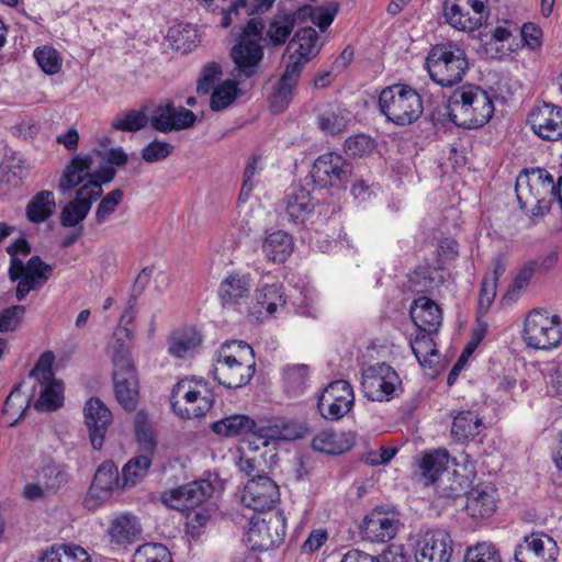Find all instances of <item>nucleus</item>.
Wrapping results in <instances>:
<instances>
[{
  "label": "nucleus",
  "mask_w": 562,
  "mask_h": 562,
  "mask_svg": "<svg viewBox=\"0 0 562 562\" xmlns=\"http://www.w3.org/2000/svg\"><path fill=\"white\" fill-rule=\"evenodd\" d=\"M124 192L121 189H114L100 201L95 211V221L98 224L104 223L115 211V207L122 202Z\"/></svg>",
  "instance_id": "nucleus-56"
},
{
  "label": "nucleus",
  "mask_w": 562,
  "mask_h": 562,
  "mask_svg": "<svg viewBox=\"0 0 562 562\" xmlns=\"http://www.w3.org/2000/svg\"><path fill=\"white\" fill-rule=\"evenodd\" d=\"M167 37L173 49L184 54L195 47L198 34L196 30L190 23H187L171 26Z\"/></svg>",
  "instance_id": "nucleus-41"
},
{
  "label": "nucleus",
  "mask_w": 562,
  "mask_h": 562,
  "mask_svg": "<svg viewBox=\"0 0 562 562\" xmlns=\"http://www.w3.org/2000/svg\"><path fill=\"white\" fill-rule=\"evenodd\" d=\"M255 449H259V445L267 447L270 440H281L280 420L270 422L267 425H258L256 423L255 432Z\"/></svg>",
  "instance_id": "nucleus-58"
},
{
  "label": "nucleus",
  "mask_w": 562,
  "mask_h": 562,
  "mask_svg": "<svg viewBox=\"0 0 562 562\" xmlns=\"http://www.w3.org/2000/svg\"><path fill=\"white\" fill-rule=\"evenodd\" d=\"M355 404L352 386L345 380L330 382L317 401L321 415L328 420H339L346 416Z\"/></svg>",
  "instance_id": "nucleus-10"
},
{
  "label": "nucleus",
  "mask_w": 562,
  "mask_h": 562,
  "mask_svg": "<svg viewBox=\"0 0 562 562\" xmlns=\"http://www.w3.org/2000/svg\"><path fill=\"white\" fill-rule=\"evenodd\" d=\"M172 117H173V104L172 103L159 105L155 110V112L150 119V124L154 130L161 132V133H168V132L173 131V128H175Z\"/></svg>",
  "instance_id": "nucleus-57"
},
{
  "label": "nucleus",
  "mask_w": 562,
  "mask_h": 562,
  "mask_svg": "<svg viewBox=\"0 0 562 562\" xmlns=\"http://www.w3.org/2000/svg\"><path fill=\"white\" fill-rule=\"evenodd\" d=\"M338 10L339 3L337 2L319 7L303 5L296 10V15H299L300 22L310 18L321 31H325L333 23Z\"/></svg>",
  "instance_id": "nucleus-36"
},
{
  "label": "nucleus",
  "mask_w": 562,
  "mask_h": 562,
  "mask_svg": "<svg viewBox=\"0 0 562 562\" xmlns=\"http://www.w3.org/2000/svg\"><path fill=\"white\" fill-rule=\"evenodd\" d=\"M37 475L47 494H56L68 483L69 476L67 467L52 458L44 460V464L37 470Z\"/></svg>",
  "instance_id": "nucleus-32"
},
{
  "label": "nucleus",
  "mask_w": 562,
  "mask_h": 562,
  "mask_svg": "<svg viewBox=\"0 0 562 562\" xmlns=\"http://www.w3.org/2000/svg\"><path fill=\"white\" fill-rule=\"evenodd\" d=\"M132 562H172V559L166 546L148 542L135 550Z\"/></svg>",
  "instance_id": "nucleus-46"
},
{
  "label": "nucleus",
  "mask_w": 562,
  "mask_h": 562,
  "mask_svg": "<svg viewBox=\"0 0 562 562\" xmlns=\"http://www.w3.org/2000/svg\"><path fill=\"white\" fill-rule=\"evenodd\" d=\"M262 251L268 260L282 263L293 251L292 237L283 231L273 232L263 240Z\"/></svg>",
  "instance_id": "nucleus-33"
},
{
  "label": "nucleus",
  "mask_w": 562,
  "mask_h": 562,
  "mask_svg": "<svg viewBox=\"0 0 562 562\" xmlns=\"http://www.w3.org/2000/svg\"><path fill=\"white\" fill-rule=\"evenodd\" d=\"M41 384L40 397L34 407L37 411H55L63 404V385L55 379L49 382H38Z\"/></svg>",
  "instance_id": "nucleus-40"
},
{
  "label": "nucleus",
  "mask_w": 562,
  "mask_h": 562,
  "mask_svg": "<svg viewBox=\"0 0 562 562\" xmlns=\"http://www.w3.org/2000/svg\"><path fill=\"white\" fill-rule=\"evenodd\" d=\"M318 40L317 32L311 26L297 30L286 48L290 52L289 63H297L302 71L305 64L318 54Z\"/></svg>",
  "instance_id": "nucleus-21"
},
{
  "label": "nucleus",
  "mask_w": 562,
  "mask_h": 562,
  "mask_svg": "<svg viewBox=\"0 0 562 562\" xmlns=\"http://www.w3.org/2000/svg\"><path fill=\"white\" fill-rule=\"evenodd\" d=\"M482 426V419L474 411H461L453 418L451 435L459 441L470 440L480 434Z\"/></svg>",
  "instance_id": "nucleus-34"
},
{
  "label": "nucleus",
  "mask_w": 562,
  "mask_h": 562,
  "mask_svg": "<svg viewBox=\"0 0 562 562\" xmlns=\"http://www.w3.org/2000/svg\"><path fill=\"white\" fill-rule=\"evenodd\" d=\"M224 355L232 356L239 362L256 363L254 349L244 340H232L222 344L216 351V357L223 358Z\"/></svg>",
  "instance_id": "nucleus-49"
},
{
  "label": "nucleus",
  "mask_w": 562,
  "mask_h": 562,
  "mask_svg": "<svg viewBox=\"0 0 562 562\" xmlns=\"http://www.w3.org/2000/svg\"><path fill=\"white\" fill-rule=\"evenodd\" d=\"M535 184L530 183L529 178L518 177L516 181V193L517 200L521 209H526L527 205L531 202L540 203V199L538 195L533 194Z\"/></svg>",
  "instance_id": "nucleus-64"
},
{
  "label": "nucleus",
  "mask_w": 562,
  "mask_h": 562,
  "mask_svg": "<svg viewBox=\"0 0 562 562\" xmlns=\"http://www.w3.org/2000/svg\"><path fill=\"white\" fill-rule=\"evenodd\" d=\"M409 316L420 331L437 333L442 323L441 308L427 296H420L413 301Z\"/></svg>",
  "instance_id": "nucleus-22"
},
{
  "label": "nucleus",
  "mask_w": 562,
  "mask_h": 562,
  "mask_svg": "<svg viewBox=\"0 0 562 562\" xmlns=\"http://www.w3.org/2000/svg\"><path fill=\"white\" fill-rule=\"evenodd\" d=\"M150 464L151 459L148 456L138 453V456L131 459L122 470V487L135 485L146 475Z\"/></svg>",
  "instance_id": "nucleus-44"
},
{
  "label": "nucleus",
  "mask_w": 562,
  "mask_h": 562,
  "mask_svg": "<svg viewBox=\"0 0 562 562\" xmlns=\"http://www.w3.org/2000/svg\"><path fill=\"white\" fill-rule=\"evenodd\" d=\"M353 443L355 439L350 432H336L330 429L318 432L312 440L315 451L327 454H341L350 450Z\"/></svg>",
  "instance_id": "nucleus-28"
},
{
  "label": "nucleus",
  "mask_w": 562,
  "mask_h": 562,
  "mask_svg": "<svg viewBox=\"0 0 562 562\" xmlns=\"http://www.w3.org/2000/svg\"><path fill=\"white\" fill-rule=\"evenodd\" d=\"M401 527V521L393 512L374 508L360 525V532L364 540L384 543L392 540Z\"/></svg>",
  "instance_id": "nucleus-13"
},
{
  "label": "nucleus",
  "mask_w": 562,
  "mask_h": 562,
  "mask_svg": "<svg viewBox=\"0 0 562 562\" xmlns=\"http://www.w3.org/2000/svg\"><path fill=\"white\" fill-rule=\"evenodd\" d=\"M56 206L54 193L48 190L41 191L26 205V216L32 223L46 221Z\"/></svg>",
  "instance_id": "nucleus-37"
},
{
  "label": "nucleus",
  "mask_w": 562,
  "mask_h": 562,
  "mask_svg": "<svg viewBox=\"0 0 562 562\" xmlns=\"http://www.w3.org/2000/svg\"><path fill=\"white\" fill-rule=\"evenodd\" d=\"M52 272L53 267L45 263L38 256L31 257L26 262V276L40 281V285L49 279Z\"/></svg>",
  "instance_id": "nucleus-61"
},
{
  "label": "nucleus",
  "mask_w": 562,
  "mask_h": 562,
  "mask_svg": "<svg viewBox=\"0 0 562 562\" xmlns=\"http://www.w3.org/2000/svg\"><path fill=\"white\" fill-rule=\"evenodd\" d=\"M300 22L296 10L293 12L284 9L278 10L269 23L263 35L265 23L261 18H251L243 26L238 42L231 49L234 63L232 76L237 79H251L261 72L265 46L279 47L291 35L294 26Z\"/></svg>",
  "instance_id": "nucleus-1"
},
{
  "label": "nucleus",
  "mask_w": 562,
  "mask_h": 562,
  "mask_svg": "<svg viewBox=\"0 0 562 562\" xmlns=\"http://www.w3.org/2000/svg\"><path fill=\"white\" fill-rule=\"evenodd\" d=\"M251 290L249 274L233 272L228 274L218 286L221 305L227 310L237 311L245 304Z\"/></svg>",
  "instance_id": "nucleus-19"
},
{
  "label": "nucleus",
  "mask_w": 562,
  "mask_h": 562,
  "mask_svg": "<svg viewBox=\"0 0 562 562\" xmlns=\"http://www.w3.org/2000/svg\"><path fill=\"white\" fill-rule=\"evenodd\" d=\"M452 540L445 530L426 531L417 542L416 562H449Z\"/></svg>",
  "instance_id": "nucleus-17"
},
{
  "label": "nucleus",
  "mask_w": 562,
  "mask_h": 562,
  "mask_svg": "<svg viewBox=\"0 0 562 562\" xmlns=\"http://www.w3.org/2000/svg\"><path fill=\"white\" fill-rule=\"evenodd\" d=\"M559 555L557 542L544 532L525 536L514 552L515 562H555Z\"/></svg>",
  "instance_id": "nucleus-11"
},
{
  "label": "nucleus",
  "mask_w": 562,
  "mask_h": 562,
  "mask_svg": "<svg viewBox=\"0 0 562 562\" xmlns=\"http://www.w3.org/2000/svg\"><path fill=\"white\" fill-rule=\"evenodd\" d=\"M374 149V143L371 137L359 134L349 137L345 142V151L349 156L361 157L370 154Z\"/></svg>",
  "instance_id": "nucleus-60"
},
{
  "label": "nucleus",
  "mask_w": 562,
  "mask_h": 562,
  "mask_svg": "<svg viewBox=\"0 0 562 562\" xmlns=\"http://www.w3.org/2000/svg\"><path fill=\"white\" fill-rule=\"evenodd\" d=\"M34 57L40 68L47 75H55L61 69L63 59L58 50L52 46L37 47Z\"/></svg>",
  "instance_id": "nucleus-50"
},
{
  "label": "nucleus",
  "mask_w": 562,
  "mask_h": 562,
  "mask_svg": "<svg viewBox=\"0 0 562 562\" xmlns=\"http://www.w3.org/2000/svg\"><path fill=\"white\" fill-rule=\"evenodd\" d=\"M83 415L91 446L94 450H100L112 424V413L101 400L91 397L85 405Z\"/></svg>",
  "instance_id": "nucleus-18"
},
{
  "label": "nucleus",
  "mask_w": 562,
  "mask_h": 562,
  "mask_svg": "<svg viewBox=\"0 0 562 562\" xmlns=\"http://www.w3.org/2000/svg\"><path fill=\"white\" fill-rule=\"evenodd\" d=\"M494 110L492 97L484 89L465 85L451 93L445 114L458 126L477 128L490 122Z\"/></svg>",
  "instance_id": "nucleus-2"
},
{
  "label": "nucleus",
  "mask_w": 562,
  "mask_h": 562,
  "mask_svg": "<svg viewBox=\"0 0 562 562\" xmlns=\"http://www.w3.org/2000/svg\"><path fill=\"white\" fill-rule=\"evenodd\" d=\"M214 487L207 480L193 481L165 493L164 502L179 510L199 507L213 493Z\"/></svg>",
  "instance_id": "nucleus-15"
},
{
  "label": "nucleus",
  "mask_w": 562,
  "mask_h": 562,
  "mask_svg": "<svg viewBox=\"0 0 562 562\" xmlns=\"http://www.w3.org/2000/svg\"><path fill=\"white\" fill-rule=\"evenodd\" d=\"M280 499L279 487L267 475L251 477L244 487L241 503L254 512L270 510Z\"/></svg>",
  "instance_id": "nucleus-12"
},
{
  "label": "nucleus",
  "mask_w": 562,
  "mask_h": 562,
  "mask_svg": "<svg viewBox=\"0 0 562 562\" xmlns=\"http://www.w3.org/2000/svg\"><path fill=\"white\" fill-rule=\"evenodd\" d=\"M201 342L200 336L191 330L175 335L169 345V353L177 358H184Z\"/></svg>",
  "instance_id": "nucleus-51"
},
{
  "label": "nucleus",
  "mask_w": 562,
  "mask_h": 562,
  "mask_svg": "<svg viewBox=\"0 0 562 562\" xmlns=\"http://www.w3.org/2000/svg\"><path fill=\"white\" fill-rule=\"evenodd\" d=\"M349 122L350 112L340 105H333L318 115L319 128L329 134L345 131Z\"/></svg>",
  "instance_id": "nucleus-39"
},
{
  "label": "nucleus",
  "mask_w": 562,
  "mask_h": 562,
  "mask_svg": "<svg viewBox=\"0 0 562 562\" xmlns=\"http://www.w3.org/2000/svg\"><path fill=\"white\" fill-rule=\"evenodd\" d=\"M121 482L116 465L111 461L103 462L94 473L89 494L91 497L105 498L114 488L122 487Z\"/></svg>",
  "instance_id": "nucleus-30"
},
{
  "label": "nucleus",
  "mask_w": 562,
  "mask_h": 562,
  "mask_svg": "<svg viewBox=\"0 0 562 562\" xmlns=\"http://www.w3.org/2000/svg\"><path fill=\"white\" fill-rule=\"evenodd\" d=\"M90 212L89 201L81 204L79 201H69L60 211V225L63 227H78Z\"/></svg>",
  "instance_id": "nucleus-47"
},
{
  "label": "nucleus",
  "mask_w": 562,
  "mask_h": 562,
  "mask_svg": "<svg viewBox=\"0 0 562 562\" xmlns=\"http://www.w3.org/2000/svg\"><path fill=\"white\" fill-rule=\"evenodd\" d=\"M432 334L434 333L418 330L416 337L409 340L413 353L418 362L424 367H431L432 361L430 358L438 355L436 344L431 337Z\"/></svg>",
  "instance_id": "nucleus-42"
},
{
  "label": "nucleus",
  "mask_w": 562,
  "mask_h": 562,
  "mask_svg": "<svg viewBox=\"0 0 562 562\" xmlns=\"http://www.w3.org/2000/svg\"><path fill=\"white\" fill-rule=\"evenodd\" d=\"M135 435L139 446V454L148 456L151 459L157 445L150 427L145 422L140 420V413L137 414Z\"/></svg>",
  "instance_id": "nucleus-52"
},
{
  "label": "nucleus",
  "mask_w": 562,
  "mask_h": 562,
  "mask_svg": "<svg viewBox=\"0 0 562 562\" xmlns=\"http://www.w3.org/2000/svg\"><path fill=\"white\" fill-rule=\"evenodd\" d=\"M302 71L297 63H288L285 69L268 98L272 113H282L290 104L294 95V89Z\"/></svg>",
  "instance_id": "nucleus-20"
},
{
  "label": "nucleus",
  "mask_w": 562,
  "mask_h": 562,
  "mask_svg": "<svg viewBox=\"0 0 562 562\" xmlns=\"http://www.w3.org/2000/svg\"><path fill=\"white\" fill-rule=\"evenodd\" d=\"M449 461V453L445 449L426 453L420 463V479L426 486L434 484L440 474H442Z\"/></svg>",
  "instance_id": "nucleus-35"
},
{
  "label": "nucleus",
  "mask_w": 562,
  "mask_h": 562,
  "mask_svg": "<svg viewBox=\"0 0 562 562\" xmlns=\"http://www.w3.org/2000/svg\"><path fill=\"white\" fill-rule=\"evenodd\" d=\"M284 204L285 213L293 223L304 222L315 207L310 191L301 186H293L286 191Z\"/></svg>",
  "instance_id": "nucleus-26"
},
{
  "label": "nucleus",
  "mask_w": 562,
  "mask_h": 562,
  "mask_svg": "<svg viewBox=\"0 0 562 562\" xmlns=\"http://www.w3.org/2000/svg\"><path fill=\"white\" fill-rule=\"evenodd\" d=\"M256 300L257 303L254 307L255 311L250 312L251 315L256 316V319L262 315L263 311H266L267 315H272L277 311L279 304L285 303L278 284L263 285L258 291Z\"/></svg>",
  "instance_id": "nucleus-38"
},
{
  "label": "nucleus",
  "mask_w": 562,
  "mask_h": 562,
  "mask_svg": "<svg viewBox=\"0 0 562 562\" xmlns=\"http://www.w3.org/2000/svg\"><path fill=\"white\" fill-rule=\"evenodd\" d=\"M245 541L254 551H268L283 543L286 535V518L281 512L267 513L262 518L252 516Z\"/></svg>",
  "instance_id": "nucleus-5"
},
{
  "label": "nucleus",
  "mask_w": 562,
  "mask_h": 562,
  "mask_svg": "<svg viewBox=\"0 0 562 562\" xmlns=\"http://www.w3.org/2000/svg\"><path fill=\"white\" fill-rule=\"evenodd\" d=\"M114 340L110 345L111 360L113 363V371L135 370V364L132 360L131 348L125 340H132L133 331L125 327H117L113 334Z\"/></svg>",
  "instance_id": "nucleus-29"
},
{
  "label": "nucleus",
  "mask_w": 562,
  "mask_h": 562,
  "mask_svg": "<svg viewBox=\"0 0 562 562\" xmlns=\"http://www.w3.org/2000/svg\"><path fill=\"white\" fill-rule=\"evenodd\" d=\"M210 428L221 437H239L255 432L256 422L247 415L235 414L212 423Z\"/></svg>",
  "instance_id": "nucleus-31"
},
{
  "label": "nucleus",
  "mask_w": 562,
  "mask_h": 562,
  "mask_svg": "<svg viewBox=\"0 0 562 562\" xmlns=\"http://www.w3.org/2000/svg\"><path fill=\"white\" fill-rule=\"evenodd\" d=\"M25 313L23 305H14L0 313V331L15 330Z\"/></svg>",
  "instance_id": "nucleus-63"
},
{
  "label": "nucleus",
  "mask_w": 562,
  "mask_h": 562,
  "mask_svg": "<svg viewBox=\"0 0 562 562\" xmlns=\"http://www.w3.org/2000/svg\"><path fill=\"white\" fill-rule=\"evenodd\" d=\"M55 361V355L53 351L47 350L44 351L34 368L30 371V378H34L37 382H49L53 381L54 372H53V363Z\"/></svg>",
  "instance_id": "nucleus-55"
},
{
  "label": "nucleus",
  "mask_w": 562,
  "mask_h": 562,
  "mask_svg": "<svg viewBox=\"0 0 562 562\" xmlns=\"http://www.w3.org/2000/svg\"><path fill=\"white\" fill-rule=\"evenodd\" d=\"M464 562H503L499 550L492 542H479L469 547Z\"/></svg>",
  "instance_id": "nucleus-48"
},
{
  "label": "nucleus",
  "mask_w": 562,
  "mask_h": 562,
  "mask_svg": "<svg viewBox=\"0 0 562 562\" xmlns=\"http://www.w3.org/2000/svg\"><path fill=\"white\" fill-rule=\"evenodd\" d=\"M114 394L126 411H134L138 404V378L135 370L113 371Z\"/></svg>",
  "instance_id": "nucleus-24"
},
{
  "label": "nucleus",
  "mask_w": 562,
  "mask_h": 562,
  "mask_svg": "<svg viewBox=\"0 0 562 562\" xmlns=\"http://www.w3.org/2000/svg\"><path fill=\"white\" fill-rule=\"evenodd\" d=\"M379 108L389 121L400 126L416 122L424 111L419 93L402 83L392 85L381 91Z\"/></svg>",
  "instance_id": "nucleus-4"
},
{
  "label": "nucleus",
  "mask_w": 562,
  "mask_h": 562,
  "mask_svg": "<svg viewBox=\"0 0 562 562\" xmlns=\"http://www.w3.org/2000/svg\"><path fill=\"white\" fill-rule=\"evenodd\" d=\"M256 371V363L239 362L232 356L216 357L213 376L227 389L243 387L250 382Z\"/></svg>",
  "instance_id": "nucleus-14"
},
{
  "label": "nucleus",
  "mask_w": 562,
  "mask_h": 562,
  "mask_svg": "<svg viewBox=\"0 0 562 562\" xmlns=\"http://www.w3.org/2000/svg\"><path fill=\"white\" fill-rule=\"evenodd\" d=\"M173 150V146L166 142L155 139L143 147L142 158L148 162H157L166 159Z\"/></svg>",
  "instance_id": "nucleus-59"
},
{
  "label": "nucleus",
  "mask_w": 562,
  "mask_h": 562,
  "mask_svg": "<svg viewBox=\"0 0 562 562\" xmlns=\"http://www.w3.org/2000/svg\"><path fill=\"white\" fill-rule=\"evenodd\" d=\"M106 533L111 543L127 548L139 539L142 527L136 516L124 513L110 521Z\"/></svg>",
  "instance_id": "nucleus-23"
},
{
  "label": "nucleus",
  "mask_w": 562,
  "mask_h": 562,
  "mask_svg": "<svg viewBox=\"0 0 562 562\" xmlns=\"http://www.w3.org/2000/svg\"><path fill=\"white\" fill-rule=\"evenodd\" d=\"M308 367L306 364H292L284 369V381L286 390L292 393L302 392L308 378Z\"/></svg>",
  "instance_id": "nucleus-53"
},
{
  "label": "nucleus",
  "mask_w": 562,
  "mask_h": 562,
  "mask_svg": "<svg viewBox=\"0 0 562 562\" xmlns=\"http://www.w3.org/2000/svg\"><path fill=\"white\" fill-rule=\"evenodd\" d=\"M148 117L143 111L128 110L126 112L117 114L112 123L111 127L122 132H137L147 125Z\"/></svg>",
  "instance_id": "nucleus-45"
},
{
  "label": "nucleus",
  "mask_w": 562,
  "mask_h": 562,
  "mask_svg": "<svg viewBox=\"0 0 562 562\" xmlns=\"http://www.w3.org/2000/svg\"><path fill=\"white\" fill-rule=\"evenodd\" d=\"M222 76V68L215 61L207 63L201 70L200 78L198 80L196 91L200 94H209L214 90L215 83L220 81Z\"/></svg>",
  "instance_id": "nucleus-54"
},
{
  "label": "nucleus",
  "mask_w": 562,
  "mask_h": 562,
  "mask_svg": "<svg viewBox=\"0 0 562 562\" xmlns=\"http://www.w3.org/2000/svg\"><path fill=\"white\" fill-rule=\"evenodd\" d=\"M496 490L491 485H476L467 494L465 509L472 517H490L496 509Z\"/></svg>",
  "instance_id": "nucleus-27"
},
{
  "label": "nucleus",
  "mask_w": 562,
  "mask_h": 562,
  "mask_svg": "<svg viewBox=\"0 0 562 562\" xmlns=\"http://www.w3.org/2000/svg\"><path fill=\"white\" fill-rule=\"evenodd\" d=\"M524 340L533 349H551L562 341L561 319L558 315L533 310L528 314L524 327Z\"/></svg>",
  "instance_id": "nucleus-7"
},
{
  "label": "nucleus",
  "mask_w": 562,
  "mask_h": 562,
  "mask_svg": "<svg viewBox=\"0 0 562 562\" xmlns=\"http://www.w3.org/2000/svg\"><path fill=\"white\" fill-rule=\"evenodd\" d=\"M312 178L321 188L346 189L355 178L353 165L336 153L321 155L313 165Z\"/></svg>",
  "instance_id": "nucleus-8"
},
{
  "label": "nucleus",
  "mask_w": 562,
  "mask_h": 562,
  "mask_svg": "<svg viewBox=\"0 0 562 562\" xmlns=\"http://www.w3.org/2000/svg\"><path fill=\"white\" fill-rule=\"evenodd\" d=\"M442 10L446 22L462 32L480 29L490 18L487 0H445Z\"/></svg>",
  "instance_id": "nucleus-6"
},
{
  "label": "nucleus",
  "mask_w": 562,
  "mask_h": 562,
  "mask_svg": "<svg viewBox=\"0 0 562 562\" xmlns=\"http://www.w3.org/2000/svg\"><path fill=\"white\" fill-rule=\"evenodd\" d=\"M400 384L396 371L384 362L370 366L362 372L361 390L370 401H390Z\"/></svg>",
  "instance_id": "nucleus-9"
},
{
  "label": "nucleus",
  "mask_w": 562,
  "mask_h": 562,
  "mask_svg": "<svg viewBox=\"0 0 562 562\" xmlns=\"http://www.w3.org/2000/svg\"><path fill=\"white\" fill-rule=\"evenodd\" d=\"M234 79L235 80L227 79L212 90L210 106L213 111H221L229 106L236 100L238 94L237 81H241L243 79L235 77Z\"/></svg>",
  "instance_id": "nucleus-43"
},
{
  "label": "nucleus",
  "mask_w": 562,
  "mask_h": 562,
  "mask_svg": "<svg viewBox=\"0 0 562 562\" xmlns=\"http://www.w3.org/2000/svg\"><path fill=\"white\" fill-rule=\"evenodd\" d=\"M528 122L532 131L542 139L554 142L562 138V108L542 103L529 114Z\"/></svg>",
  "instance_id": "nucleus-16"
},
{
  "label": "nucleus",
  "mask_w": 562,
  "mask_h": 562,
  "mask_svg": "<svg viewBox=\"0 0 562 562\" xmlns=\"http://www.w3.org/2000/svg\"><path fill=\"white\" fill-rule=\"evenodd\" d=\"M425 66L434 82L448 88L462 81L469 69V61L463 48L453 42H447L430 48Z\"/></svg>",
  "instance_id": "nucleus-3"
},
{
  "label": "nucleus",
  "mask_w": 562,
  "mask_h": 562,
  "mask_svg": "<svg viewBox=\"0 0 562 562\" xmlns=\"http://www.w3.org/2000/svg\"><path fill=\"white\" fill-rule=\"evenodd\" d=\"M91 156H76L65 167L58 183V190L65 194L76 187L90 179L91 175Z\"/></svg>",
  "instance_id": "nucleus-25"
},
{
  "label": "nucleus",
  "mask_w": 562,
  "mask_h": 562,
  "mask_svg": "<svg viewBox=\"0 0 562 562\" xmlns=\"http://www.w3.org/2000/svg\"><path fill=\"white\" fill-rule=\"evenodd\" d=\"M538 268V262L535 260H530L524 265V267L520 269V271L517 273L516 278L514 279L507 295H514L516 293H519L520 291L525 290L536 269Z\"/></svg>",
  "instance_id": "nucleus-62"
}]
</instances>
